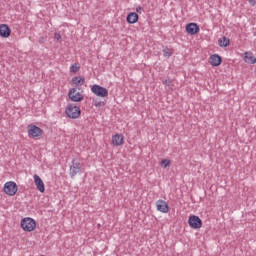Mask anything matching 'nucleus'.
<instances>
[{
    "label": "nucleus",
    "instance_id": "b1692460",
    "mask_svg": "<svg viewBox=\"0 0 256 256\" xmlns=\"http://www.w3.org/2000/svg\"><path fill=\"white\" fill-rule=\"evenodd\" d=\"M54 39H56V41H61V34L55 33L54 34Z\"/></svg>",
    "mask_w": 256,
    "mask_h": 256
},
{
    "label": "nucleus",
    "instance_id": "4be33fe9",
    "mask_svg": "<svg viewBox=\"0 0 256 256\" xmlns=\"http://www.w3.org/2000/svg\"><path fill=\"white\" fill-rule=\"evenodd\" d=\"M163 85H166V87H174L173 80H171V79L164 80Z\"/></svg>",
    "mask_w": 256,
    "mask_h": 256
},
{
    "label": "nucleus",
    "instance_id": "5701e85b",
    "mask_svg": "<svg viewBox=\"0 0 256 256\" xmlns=\"http://www.w3.org/2000/svg\"><path fill=\"white\" fill-rule=\"evenodd\" d=\"M104 105H105V102L94 100V106L95 107H104Z\"/></svg>",
    "mask_w": 256,
    "mask_h": 256
},
{
    "label": "nucleus",
    "instance_id": "f03ea898",
    "mask_svg": "<svg viewBox=\"0 0 256 256\" xmlns=\"http://www.w3.org/2000/svg\"><path fill=\"white\" fill-rule=\"evenodd\" d=\"M65 113L70 119H79L81 117V108L75 104H69L65 109Z\"/></svg>",
    "mask_w": 256,
    "mask_h": 256
},
{
    "label": "nucleus",
    "instance_id": "412c9836",
    "mask_svg": "<svg viewBox=\"0 0 256 256\" xmlns=\"http://www.w3.org/2000/svg\"><path fill=\"white\" fill-rule=\"evenodd\" d=\"M163 55L165 57H171L173 55V49L168 48V47L164 48L163 49Z\"/></svg>",
    "mask_w": 256,
    "mask_h": 256
},
{
    "label": "nucleus",
    "instance_id": "7ed1b4c3",
    "mask_svg": "<svg viewBox=\"0 0 256 256\" xmlns=\"http://www.w3.org/2000/svg\"><path fill=\"white\" fill-rule=\"evenodd\" d=\"M3 191L5 195H8V197H15V195H17V191H19V187L17 186V183L8 181L4 184Z\"/></svg>",
    "mask_w": 256,
    "mask_h": 256
},
{
    "label": "nucleus",
    "instance_id": "39448f33",
    "mask_svg": "<svg viewBox=\"0 0 256 256\" xmlns=\"http://www.w3.org/2000/svg\"><path fill=\"white\" fill-rule=\"evenodd\" d=\"M91 92L93 94L96 95V97H102V98H105V97H108L109 96V90H107V88L99 85V84H94L92 87H91Z\"/></svg>",
    "mask_w": 256,
    "mask_h": 256
},
{
    "label": "nucleus",
    "instance_id": "f8f14e48",
    "mask_svg": "<svg viewBox=\"0 0 256 256\" xmlns=\"http://www.w3.org/2000/svg\"><path fill=\"white\" fill-rule=\"evenodd\" d=\"M156 209L160 211V213H169V204L165 202V200L156 201Z\"/></svg>",
    "mask_w": 256,
    "mask_h": 256
},
{
    "label": "nucleus",
    "instance_id": "0eeeda50",
    "mask_svg": "<svg viewBox=\"0 0 256 256\" xmlns=\"http://www.w3.org/2000/svg\"><path fill=\"white\" fill-rule=\"evenodd\" d=\"M188 223L192 229H201V227H203V221H201V218L196 215L190 216Z\"/></svg>",
    "mask_w": 256,
    "mask_h": 256
},
{
    "label": "nucleus",
    "instance_id": "2eb2a0df",
    "mask_svg": "<svg viewBox=\"0 0 256 256\" xmlns=\"http://www.w3.org/2000/svg\"><path fill=\"white\" fill-rule=\"evenodd\" d=\"M221 63H222L221 56L217 54L210 56V64L212 65V67H219Z\"/></svg>",
    "mask_w": 256,
    "mask_h": 256
},
{
    "label": "nucleus",
    "instance_id": "f257e3e1",
    "mask_svg": "<svg viewBox=\"0 0 256 256\" xmlns=\"http://www.w3.org/2000/svg\"><path fill=\"white\" fill-rule=\"evenodd\" d=\"M20 227L23 229V231L31 233L37 229V222L31 217H25L21 220Z\"/></svg>",
    "mask_w": 256,
    "mask_h": 256
},
{
    "label": "nucleus",
    "instance_id": "a878e982",
    "mask_svg": "<svg viewBox=\"0 0 256 256\" xmlns=\"http://www.w3.org/2000/svg\"><path fill=\"white\" fill-rule=\"evenodd\" d=\"M136 12H137V13H142V12H143V8H142L141 6H138V7L136 8Z\"/></svg>",
    "mask_w": 256,
    "mask_h": 256
},
{
    "label": "nucleus",
    "instance_id": "6e6552de",
    "mask_svg": "<svg viewBox=\"0 0 256 256\" xmlns=\"http://www.w3.org/2000/svg\"><path fill=\"white\" fill-rule=\"evenodd\" d=\"M81 173V163L79 160H72V165L70 167V177L73 179L77 174Z\"/></svg>",
    "mask_w": 256,
    "mask_h": 256
},
{
    "label": "nucleus",
    "instance_id": "423d86ee",
    "mask_svg": "<svg viewBox=\"0 0 256 256\" xmlns=\"http://www.w3.org/2000/svg\"><path fill=\"white\" fill-rule=\"evenodd\" d=\"M27 132L30 139H37V137L43 135V130L33 124L28 125Z\"/></svg>",
    "mask_w": 256,
    "mask_h": 256
},
{
    "label": "nucleus",
    "instance_id": "f3484780",
    "mask_svg": "<svg viewBox=\"0 0 256 256\" xmlns=\"http://www.w3.org/2000/svg\"><path fill=\"white\" fill-rule=\"evenodd\" d=\"M127 23H130L131 25L137 23L139 21V15L135 12L129 13L126 18Z\"/></svg>",
    "mask_w": 256,
    "mask_h": 256
},
{
    "label": "nucleus",
    "instance_id": "a211bd4d",
    "mask_svg": "<svg viewBox=\"0 0 256 256\" xmlns=\"http://www.w3.org/2000/svg\"><path fill=\"white\" fill-rule=\"evenodd\" d=\"M231 41L227 37H223L219 40L220 47H229Z\"/></svg>",
    "mask_w": 256,
    "mask_h": 256
},
{
    "label": "nucleus",
    "instance_id": "aec40b11",
    "mask_svg": "<svg viewBox=\"0 0 256 256\" xmlns=\"http://www.w3.org/2000/svg\"><path fill=\"white\" fill-rule=\"evenodd\" d=\"M79 69H81V66L78 63H75L70 66V73H79Z\"/></svg>",
    "mask_w": 256,
    "mask_h": 256
},
{
    "label": "nucleus",
    "instance_id": "ddd939ff",
    "mask_svg": "<svg viewBox=\"0 0 256 256\" xmlns=\"http://www.w3.org/2000/svg\"><path fill=\"white\" fill-rule=\"evenodd\" d=\"M199 31L200 29L197 23H189L186 25V33H188V35H197Z\"/></svg>",
    "mask_w": 256,
    "mask_h": 256
},
{
    "label": "nucleus",
    "instance_id": "1a4fd4ad",
    "mask_svg": "<svg viewBox=\"0 0 256 256\" xmlns=\"http://www.w3.org/2000/svg\"><path fill=\"white\" fill-rule=\"evenodd\" d=\"M34 185L36 186V189L40 193H45V182H43V179L37 174L33 175Z\"/></svg>",
    "mask_w": 256,
    "mask_h": 256
},
{
    "label": "nucleus",
    "instance_id": "20e7f679",
    "mask_svg": "<svg viewBox=\"0 0 256 256\" xmlns=\"http://www.w3.org/2000/svg\"><path fill=\"white\" fill-rule=\"evenodd\" d=\"M69 99L74 103H81L85 97L83 96V91L77 90V88H71L68 93Z\"/></svg>",
    "mask_w": 256,
    "mask_h": 256
},
{
    "label": "nucleus",
    "instance_id": "6ab92c4d",
    "mask_svg": "<svg viewBox=\"0 0 256 256\" xmlns=\"http://www.w3.org/2000/svg\"><path fill=\"white\" fill-rule=\"evenodd\" d=\"M160 165L163 169H167L168 167H171V160L163 159L161 160Z\"/></svg>",
    "mask_w": 256,
    "mask_h": 256
},
{
    "label": "nucleus",
    "instance_id": "4468645a",
    "mask_svg": "<svg viewBox=\"0 0 256 256\" xmlns=\"http://www.w3.org/2000/svg\"><path fill=\"white\" fill-rule=\"evenodd\" d=\"M244 61L250 65H255L256 58L255 55H253V52L248 51L244 53Z\"/></svg>",
    "mask_w": 256,
    "mask_h": 256
},
{
    "label": "nucleus",
    "instance_id": "393cba45",
    "mask_svg": "<svg viewBox=\"0 0 256 256\" xmlns=\"http://www.w3.org/2000/svg\"><path fill=\"white\" fill-rule=\"evenodd\" d=\"M248 3L252 6V7H255L256 5V0H247Z\"/></svg>",
    "mask_w": 256,
    "mask_h": 256
},
{
    "label": "nucleus",
    "instance_id": "9d476101",
    "mask_svg": "<svg viewBox=\"0 0 256 256\" xmlns=\"http://www.w3.org/2000/svg\"><path fill=\"white\" fill-rule=\"evenodd\" d=\"M111 143L114 147H121L125 143V136L123 134H115L112 136Z\"/></svg>",
    "mask_w": 256,
    "mask_h": 256
},
{
    "label": "nucleus",
    "instance_id": "9b49d317",
    "mask_svg": "<svg viewBox=\"0 0 256 256\" xmlns=\"http://www.w3.org/2000/svg\"><path fill=\"white\" fill-rule=\"evenodd\" d=\"M0 37L9 39L11 37V28L7 24H0Z\"/></svg>",
    "mask_w": 256,
    "mask_h": 256
},
{
    "label": "nucleus",
    "instance_id": "dca6fc26",
    "mask_svg": "<svg viewBox=\"0 0 256 256\" xmlns=\"http://www.w3.org/2000/svg\"><path fill=\"white\" fill-rule=\"evenodd\" d=\"M72 85L74 87H83V85H85V78L81 76H76L72 78Z\"/></svg>",
    "mask_w": 256,
    "mask_h": 256
}]
</instances>
